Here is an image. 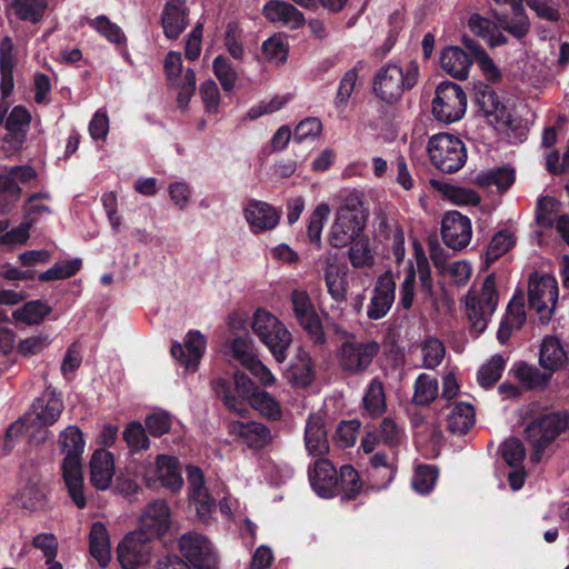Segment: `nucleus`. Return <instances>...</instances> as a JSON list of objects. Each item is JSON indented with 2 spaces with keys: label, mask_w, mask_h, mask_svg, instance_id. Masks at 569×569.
Masks as SVG:
<instances>
[{
  "label": "nucleus",
  "mask_w": 569,
  "mask_h": 569,
  "mask_svg": "<svg viewBox=\"0 0 569 569\" xmlns=\"http://www.w3.org/2000/svg\"><path fill=\"white\" fill-rule=\"evenodd\" d=\"M58 445L64 455L61 463L64 486L73 503L82 509L87 506L82 475V455L86 446L83 435L77 426L70 425L60 432Z\"/></svg>",
  "instance_id": "nucleus-1"
},
{
  "label": "nucleus",
  "mask_w": 569,
  "mask_h": 569,
  "mask_svg": "<svg viewBox=\"0 0 569 569\" xmlns=\"http://www.w3.org/2000/svg\"><path fill=\"white\" fill-rule=\"evenodd\" d=\"M251 328L274 360L279 363L283 362L292 341L287 327L271 312L258 309L253 315Z\"/></svg>",
  "instance_id": "nucleus-2"
},
{
  "label": "nucleus",
  "mask_w": 569,
  "mask_h": 569,
  "mask_svg": "<svg viewBox=\"0 0 569 569\" xmlns=\"http://www.w3.org/2000/svg\"><path fill=\"white\" fill-rule=\"evenodd\" d=\"M419 67L410 61L406 68L388 64L378 72L375 80V92L387 103L399 100L407 89H411L418 78Z\"/></svg>",
  "instance_id": "nucleus-3"
},
{
  "label": "nucleus",
  "mask_w": 569,
  "mask_h": 569,
  "mask_svg": "<svg viewBox=\"0 0 569 569\" xmlns=\"http://www.w3.org/2000/svg\"><path fill=\"white\" fill-rule=\"evenodd\" d=\"M379 352L380 345L376 340L350 336L339 346L337 361L343 372L359 376L368 371Z\"/></svg>",
  "instance_id": "nucleus-4"
},
{
  "label": "nucleus",
  "mask_w": 569,
  "mask_h": 569,
  "mask_svg": "<svg viewBox=\"0 0 569 569\" xmlns=\"http://www.w3.org/2000/svg\"><path fill=\"white\" fill-rule=\"evenodd\" d=\"M427 149L431 164L445 173L457 172L467 161L463 142L450 133L432 136Z\"/></svg>",
  "instance_id": "nucleus-5"
},
{
  "label": "nucleus",
  "mask_w": 569,
  "mask_h": 569,
  "mask_svg": "<svg viewBox=\"0 0 569 569\" xmlns=\"http://www.w3.org/2000/svg\"><path fill=\"white\" fill-rule=\"evenodd\" d=\"M366 218L359 201L351 200L341 206L331 226L329 241L335 248H345L350 242L363 237Z\"/></svg>",
  "instance_id": "nucleus-6"
},
{
  "label": "nucleus",
  "mask_w": 569,
  "mask_h": 569,
  "mask_svg": "<svg viewBox=\"0 0 569 569\" xmlns=\"http://www.w3.org/2000/svg\"><path fill=\"white\" fill-rule=\"evenodd\" d=\"M412 249L415 262L409 261L405 270V278L399 288L398 307L405 310H409L413 305L417 274L423 291L430 292L432 289L431 269L423 247L417 240H415L412 243Z\"/></svg>",
  "instance_id": "nucleus-7"
},
{
  "label": "nucleus",
  "mask_w": 569,
  "mask_h": 569,
  "mask_svg": "<svg viewBox=\"0 0 569 569\" xmlns=\"http://www.w3.org/2000/svg\"><path fill=\"white\" fill-rule=\"evenodd\" d=\"M499 301L493 274L486 277L479 293L469 292L466 297V316L476 333L486 330L490 317Z\"/></svg>",
  "instance_id": "nucleus-8"
},
{
  "label": "nucleus",
  "mask_w": 569,
  "mask_h": 569,
  "mask_svg": "<svg viewBox=\"0 0 569 569\" xmlns=\"http://www.w3.org/2000/svg\"><path fill=\"white\" fill-rule=\"evenodd\" d=\"M559 289L555 277L532 273L528 283L529 307L536 311L541 323H548L558 301Z\"/></svg>",
  "instance_id": "nucleus-9"
},
{
  "label": "nucleus",
  "mask_w": 569,
  "mask_h": 569,
  "mask_svg": "<svg viewBox=\"0 0 569 569\" xmlns=\"http://www.w3.org/2000/svg\"><path fill=\"white\" fill-rule=\"evenodd\" d=\"M567 429H569V411L552 412L532 420L525 432L536 451L533 459L539 460L545 448Z\"/></svg>",
  "instance_id": "nucleus-10"
},
{
  "label": "nucleus",
  "mask_w": 569,
  "mask_h": 569,
  "mask_svg": "<svg viewBox=\"0 0 569 569\" xmlns=\"http://www.w3.org/2000/svg\"><path fill=\"white\" fill-rule=\"evenodd\" d=\"M467 96L462 88L451 81L441 82L432 100V114L443 123L460 120L466 113Z\"/></svg>",
  "instance_id": "nucleus-11"
},
{
  "label": "nucleus",
  "mask_w": 569,
  "mask_h": 569,
  "mask_svg": "<svg viewBox=\"0 0 569 569\" xmlns=\"http://www.w3.org/2000/svg\"><path fill=\"white\" fill-rule=\"evenodd\" d=\"M181 555L193 569H219V557L210 540L198 532H186L178 541Z\"/></svg>",
  "instance_id": "nucleus-12"
},
{
  "label": "nucleus",
  "mask_w": 569,
  "mask_h": 569,
  "mask_svg": "<svg viewBox=\"0 0 569 569\" xmlns=\"http://www.w3.org/2000/svg\"><path fill=\"white\" fill-rule=\"evenodd\" d=\"M290 300L295 317L300 326L308 332L315 343L323 345L326 335L309 293L303 289H295L290 295Z\"/></svg>",
  "instance_id": "nucleus-13"
},
{
  "label": "nucleus",
  "mask_w": 569,
  "mask_h": 569,
  "mask_svg": "<svg viewBox=\"0 0 569 569\" xmlns=\"http://www.w3.org/2000/svg\"><path fill=\"white\" fill-rule=\"evenodd\" d=\"M148 486H153L159 481L163 487L177 491L181 488L183 480L177 458L159 455L154 466H141V470Z\"/></svg>",
  "instance_id": "nucleus-14"
},
{
  "label": "nucleus",
  "mask_w": 569,
  "mask_h": 569,
  "mask_svg": "<svg viewBox=\"0 0 569 569\" xmlns=\"http://www.w3.org/2000/svg\"><path fill=\"white\" fill-rule=\"evenodd\" d=\"M396 298V281L391 271L380 274L371 291L367 306V317L371 320L382 319L391 309Z\"/></svg>",
  "instance_id": "nucleus-15"
},
{
  "label": "nucleus",
  "mask_w": 569,
  "mask_h": 569,
  "mask_svg": "<svg viewBox=\"0 0 569 569\" xmlns=\"http://www.w3.org/2000/svg\"><path fill=\"white\" fill-rule=\"evenodd\" d=\"M150 538L139 531L130 532L118 546V559L123 569H136L150 561Z\"/></svg>",
  "instance_id": "nucleus-16"
},
{
  "label": "nucleus",
  "mask_w": 569,
  "mask_h": 569,
  "mask_svg": "<svg viewBox=\"0 0 569 569\" xmlns=\"http://www.w3.org/2000/svg\"><path fill=\"white\" fill-rule=\"evenodd\" d=\"M234 387L240 398L234 397L228 382L223 379H218L213 382L216 393L223 400L224 405L233 412L244 415L247 407L243 399L250 397L259 389L254 386L253 381L244 373L237 372L234 375Z\"/></svg>",
  "instance_id": "nucleus-17"
},
{
  "label": "nucleus",
  "mask_w": 569,
  "mask_h": 569,
  "mask_svg": "<svg viewBox=\"0 0 569 569\" xmlns=\"http://www.w3.org/2000/svg\"><path fill=\"white\" fill-rule=\"evenodd\" d=\"M441 234L448 247L463 249L472 238L471 221L458 211H449L442 218Z\"/></svg>",
  "instance_id": "nucleus-18"
},
{
  "label": "nucleus",
  "mask_w": 569,
  "mask_h": 569,
  "mask_svg": "<svg viewBox=\"0 0 569 569\" xmlns=\"http://www.w3.org/2000/svg\"><path fill=\"white\" fill-rule=\"evenodd\" d=\"M206 348L207 341L204 336L198 330H191L186 335L183 345L179 342L173 343L170 352L187 370L196 371Z\"/></svg>",
  "instance_id": "nucleus-19"
},
{
  "label": "nucleus",
  "mask_w": 569,
  "mask_h": 569,
  "mask_svg": "<svg viewBox=\"0 0 569 569\" xmlns=\"http://www.w3.org/2000/svg\"><path fill=\"white\" fill-rule=\"evenodd\" d=\"M170 528V509L164 500L150 502L140 517L139 532L152 539L163 536Z\"/></svg>",
  "instance_id": "nucleus-20"
},
{
  "label": "nucleus",
  "mask_w": 569,
  "mask_h": 569,
  "mask_svg": "<svg viewBox=\"0 0 569 569\" xmlns=\"http://www.w3.org/2000/svg\"><path fill=\"white\" fill-rule=\"evenodd\" d=\"M63 410V402L59 395L46 390L32 403L29 419L41 427H48L58 421Z\"/></svg>",
  "instance_id": "nucleus-21"
},
{
  "label": "nucleus",
  "mask_w": 569,
  "mask_h": 569,
  "mask_svg": "<svg viewBox=\"0 0 569 569\" xmlns=\"http://www.w3.org/2000/svg\"><path fill=\"white\" fill-rule=\"evenodd\" d=\"M229 431L251 449H262L269 446L273 439L271 430L257 421H231Z\"/></svg>",
  "instance_id": "nucleus-22"
},
{
  "label": "nucleus",
  "mask_w": 569,
  "mask_h": 569,
  "mask_svg": "<svg viewBox=\"0 0 569 569\" xmlns=\"http://www.w3.org/2000/svg\"><path fill=\"white\" fill-rule=\"evenodd\" d=\"M187 478L190 501L194 505L198 516L201 519H207L213 510L214 499L204 486L203 473L197 467H188Z\"/></svg>",
  "instance_id": "nucleus-23"
},
{
  "label": "nucleus",
  "mask_w": 569,
  "mask_h": 569,
  "mask_svg": "<svg viewBox=\"0 0 569 569\" xmlns=\"http://www.w3.org/2000/svg\"><path fill=\"white\" fill-rule=\"evenodd\" d=\"M309 481L313 491L322 498L333 497L339 483L336 468L326 459L315 462L313 470L309 472Z\"/></svg>",
  "instance_id": "nucleus-24"
},
{
  "label": "nucleus",
  "mask_w": 569,
  "mask_h": 569,
  "mask_svg": "<svg viewBox=\"0 0 569 569\" xmlns=\"http://www.w3.org/2000/svg\"><path fill=\"white\" fill-rule=\"evenodd\" d=\"M47 490L44 483L41 482L39 475L33 473L23 483H21L13 501L18 507L28 511L42 509L46 505Z\"/></svg>",
  "instance_id": "nucleus-25"
},
{
  "label": "nucleus",
  "mask_w": 569,
  "mask_h": 569,
  "mask_svg": "<svg viewBox=\"0 0 569 569\" xmlns=\"http://www.w3.org/2000/svg\"><path fill=\"white\" fill-rule=\"evenodd\" d=\"M187 17V0H168L161 14L164 36L168 39H177L188 24Z\"/></svg>",
  "instance_id": "nucleus-26"
},
{
  "label": "nucleus",
  "mask_w": 569,
  "mask_h": 569,
  "mask_svg": "<svg viewBox=\"0 0 569 569\" xmlns=\"http://www.w3.org/2000/svg\"><path fill=\"white\" fill-rule=\"evenodd\" d=\"M114 475L112 453L103 449L93 452L90 460V482L97 490L109 488Z\"/></svg>",
  "instance_id": "nucleus-27"
},
{
  "label": "nucleus",
  "mask_w": 569,
  "mask_h": 569,
  "mask_svg": "<svg viewBox=\"0 0 569 569\" xmlns=\"http://www.w3.org/2000/svg\"><path fill=\"white\" fill-rule=\"evenodd\" d=\"M497 4L508 6L512 13V18L507 14L498 17V23L505 31L511 33L513 37L521 39L529 31V21L525 14V7L522 0H493Z\"/></svg>",
  "instance_id": "nucleus-28"
},
{
  "label": "nucleus",
  "mask_w": 569,
  "mask_h": 569,
  "mask_svg": "<svg viewBox=\"0 0 569 569\" xmlns=\"http://www.w3.org/2000/svg\"><path fill=\"white\" fill-rule=\"evenodd\" d=\"M263 14L270 22H278L290 29H298L305 23L303 14L291 3L281 0L267 2Z\"/></svg>",
  "instance_id": "nucleus-29"
},
{
  "label": "nucleus",
  "mask_w": 569,
  "mask_h": 569,
  "mask_svg": "<svg viewBox=\"0 0 569 569\" xmlns=\"http://www.w3.org/2000/svg\"><path fill=\"white\" fill-rule=\"evenodd\" d=\"M305 445L309 455L323 456L329 451V442L322 416H309L305 428Z\"/></svg>",
  "instance_id": "nucleus-30"
},
{
  "label": "nucleus",
  "mask_w": 569,
  "mask_h": 569,
  "mask_svg": "<svg viewBox=\"0 0 569 569\" xmlns=\"http://www.w3.org/2000/svg\"><path fill=\"white\" fill-rule=\"evenodd\" d=\"M442 70L458 80H466L472 66V59L459 47H447L440 57Z\"/></svg>",
  "instance_id": "nucleus-31"
},
{
  "label": "nucleus",
  "mask_w": 569,
  "mask_h": 569,
  "mask_svg": "<svg viewBox=\"0 0 569 569\" xmlns=\"http://www.w3.org/2000/svg\"><path fill=\"white\" fill-rule=\"evenodd\" d=\"M244 217L254 233L273 229L279 222L277 211L268 203L259 201H252L247 206Z\"/></svg>",
  "instance_id": "nucleus-32"
},
{
  "label": "nucleus",
  "mask_w": 569,
  "mask_h": 569,
  "mask_svg": "<svg viewBox=\"0 0 569 569\" xmlns=\"http://www.w3.org/2000/svg\"><path fill=\"white\" fill-rule=\"evenodd\" d=\"M527 320L525 301L521 295H515L508 303L506 315L501 320L497 337L506 342L515 329H520Z\"/></svg>",
  "instance_id": "nucleus-33"
},
{
  "label": "nucleus",
  "mask_w": 569,
  "mask_h": 569,
  "mask_svg": "<svg viewBox=\"0 0 569 569\" xmlns=\"http://www.w3.org/2000/svg\"><path fill=\"white\" fill-rule=\"evenodd\" d=\"M568 361L567 351L560 339L553 336L546 337L540 346V366L550 372L561 369Z\"/></svg>",
  "instance_id": "nucleus-34"
},
{
  "label": "nucleus",
  "mask_w": 569,
  "mask_h": 569,
  "mask_svg": "<svg viewBox=\"0 0 569 569\" xmlns=\"http://www.w3.org/2000/svg\"><path fill=\"white\" fill-rule=\"evenodd\" d=\"M16 66V58L13 53V43L10 38H4L0 43V71H1V94L7 98L11 94L13 82V68Z\"/></svg>",
  "instance_id": "nucleus-35"
},
{
  "label": "nucleus",
  "mask_w": 569,
  "mask_h": 569,
  "mask_svg": "<svg viewBox=\"0 0 569 569\" xmlns=\"http://www.w3.org/2000/svg\"><path fill=\"white\" fill-rule=\"evenodd\" d=\"M468 26L476 36L485 39L490 47H498L507 42V38L499 30L500 24L478 13H472L469 17Z\"/></svg>",
  "instance_id": "nucleus-36"
},
{
  "label": "nucleus",
  "mask_w": 569,
  "mask_h": 569,
  "mask_svg": "<svg viewBox=\"0 0 569 569\" xmlns=\"http://www.w3.org/2000/svg\"><path fill=\"white\" fill-rule=\"evenodd\" d=\"M89 541L92 557H94L102 567H106L111 558V547L107 528L102 522H94L92 525Z\"/></svg>",
  "instance_id": "nucleus-37"
},
{
  "label": "nucleus",
  "mask_w": 569,
  "mask_h": 569,
  "mask_svg": "<svg viewBox=\"0 0 569 569\" xmlns=\"http://www.w3.org/2000/svg\"><path fill=\"white\" fill-rule=\"evenodd\" d=\"M52 311L51 307L42 300H31L12 311V318L16 322L28 326L41 323Z\"/></svg>",
  "instance_id": "nucleus-38"
},
{
  "label": "nucleus",
  "mask_w": 569,
  "mask_h": 569,
  "mask_svg": "<svg viewBox=\"0 0 569 569\" xmlns=\"http://www.w3.org/2000/svg\"><path fill=\"white\" fill-rule=\"evenodd\" d=\"M476 422L473 407L468 402H458L448 416V429L452 433L465 435Z\"/></svg>",
  "instance_id": "nucleus-39"
},
{
  "label": "nucleus",
  "mask_w": 569,
  "mask_h": 569,
  "mask_svg": "<svg viewBox=\"0 0 569 569\" xmlns=\"http://www.w3.org/2000/svg\"><path fill=\"white\" fill-rule=\"evenodd\" d=\"M348 258L353 268H370L375 264V250L368 237L363 236L349 243Z\"/></svg>",
  "instance_id": "nucleus-40"
},
{
  "label": "nucleus",
  "mask_w": 569,
  "mask_h": 569,
  "mask_svg": "<svg viewBox=\"0 0 569 569\" xmlns=\"http://www.w3.org/2000/svg\"><path fill=\"white\" fill-rule=\"evenodd\" d=\"M435 188L448 200L458 206H476L480 202L479 194L467 188L453 186L442 181H433Z\"/></svg>",
  "instance_id": "nucleus-41"
},
{
  "label": "nucleus",
  "mask_w": 569,
  "mask_h": 569,
  "mask_svg": "<svg viewBox=\"0 0 569 569\" xmlns=\"http://www.w3.org/2000/svg\"><path fill=\"white\" fill-rule=\"evenodd\" d=\"M363 407L366 411L373 417L380 416L386 410L385 389L379 378L370 380L363 395Z\"/></svg>",
  "instance_id": "nucleus-42"
},
{
  "label": "nucleus",
  "mask_w": 569,
  "mask_h": 569,
  "mask_svg": "<svg viewBox=\"0 0 569 569\" xmlns=\"http://www.w3.org/2000/svg\"><path fill=\"white\" fill-rule=\"evenodd\" d=\"M438 392V380L430 375L421 373L415 381L412 400L418 406H428L437 398Z\"/></svg>",
  "instance_id": "nucleus-43"
},
{
  "label": "nucleus",
  "mask_w": 569,
  "mask_h": 569,
  "mask_svg": "<svg viewBox=\"0 0 569 569\" xmlns=\"http://www.w3.org/2000/svg\"><path fill=\"white\" fill-rule=\"evenodd\" d=\"M36 178V171L31 167H13L8 173L0 174V187L9 188L17 197L21 192V184L28 183Z\"/></svg>",
  "instance_id": "nucleus-44"
},
{
  "label": "nucleus",
  "mask_w": 569,
  "mask_h": 569,
  "mask_svg": "<svg viewBox=\"0 0 569 569\" xmlns=\"http://www.w3.org/2000/svg\"><path fill=\"white\" fill-rule=\"evenodd\" d=\"M482 187L495 186L499 191H505L515 182V170L511 168H498L481 172L476 178Z\"/></svg>",
  "instance_id": "nucleus-45"
},
{
  "label": "nucleus",
  "mask_w": 569,
  "mask_h": 569,
  "mask_svg": "<svg viewBox=\"0 0 569 569\" xmlns=\"http://www.w3.org/2000/svg\"><path fill=\"white\" fill-rule=\"evenodd\" d=\"M250 406L269 420H278L281 417V408L278 401L263 390L256 391L248 400Z\"/></svg>",
  "instance_id": "nucleus-46"
},
{
  "label": "nucleus",
  "mask_w": 569,
  "mask_h": 569,
  "mask_svg": "<svg viewBox=\"0 0 569 569\" xmlns=\"http://www.w3.org/2000/svg\"><path fill=\"white\" fill-rule=\"evenodd\" d=\"M212 69L223 91H232L238 80V72L231 61L227 57L218 56L212 62Z\"/></svg>",
  "instance_id": "nucleus-47"
},
{
  "label": "nucleus",
  "mask_w": 569,
  "mask_h": 569,
  "mask_svg": "<svg viewBox=\"0 0 569 569\" xmlns=\"http://www.w3.org/2000/svg\"><path fill=\"white\" fill-rule=\"evenodd\" d=\"M329 214V206L327 203H320L309 218L307 228L308 239L311 243H315L317 248H321V233Z\"/></svg>",
  "instance_id": "nucleus-48"
},
{
  "label": "nucleus",
  "mask_w": 569,
  "mask_h": 569,
  "mask_svg": "<svg viewBox=\"0 0 569 569\" xmlns=\"http://www.w3.org/2000/svg\"><path fill=\"white\" fill-rule=\"evenodd\" d=\"M169 86L178 90V104L180 108H187L191 97L196 91V73L191 68L186 69L177 81H171Z\"/></svg>",
  "instance_id": "nucleus-49"
},
{
  "label": "nucleus",
  "mask_w": 569,
  "mask_h": 569,
  "mask_svg": "<svg viewBox=\"0 0 569 569\" xmlns=\"http://www.w3.org/2000/svg\"><path fill=\"white\" fill-rule=\"evenodd\" d=\"M421 353L422 366L427 369H435L442 362L446 349L439 339L429 337L421 343Z\"/></svg>",
  "instance_id": "nucleus-50"
},
{
  "label": "nucleus",
  "mask_w": 569,
  "mask_h": 569,
  "mask_svg": "<svg viewBox=\"0 0 569 569\" xmlns=\"http://www.w3.org/2000/svg\"><path fill=\"white\" fill-rule=\"evenodd\" d=\"M505 359L500 355L492 356L478 371V382L483 388H490L501 377L505 369Z\"/></svg>",
  "instance_id": "nucleus-51"
},
{
  "label": "nucleus",
  "mask_w": 569,
  "mask_h": 569,
  "mask_svg": "<svg viewBox=\"0 0 569 569\" xmlns=\"http://www.w3.org/2000/svg\"><path fill=\"white\" fill-rule=\"evenodd\" d=\"M288 43L281 34H273L262 43L264 58L274 64H282L288 58Z\"/></svg>",
  "instance_id": "nucleus-52"
},
{
  "label": "nucleus",
  "mask_w": 569,
  "mask_h": 569,
  "mask_svg": "<svg viewBox=\"0 0 569 569\" xmlns=\"http://www.w3.org/2000/svg\"><path fill=\"white\" fill-rule=\"evenodd\" d=\"M516 243V238L512 232L501 230L493 234L487 248L486 259L488 262L496 261L507 251H509Z\"/></svg>",
  "instance_id": "nucleus-53"
},
{
  "label": "nucleus",
  "mask_w": 569,
  "mask_h": 569,
  "mask_svg": "<svg viewBox=\"0 0 569 569\" xmlns=\"http://www.w3.org/2000/svg\"><path fill=\"white\" fill-rule=\"evenodd\" d=\"M82 261L79 258L54 263L51 268L39 274L41 281L67 279L76 274L81 268Z\"/></svg>",
  "instance_id": "nucleus-54"
},
{
  "label": "nucleus",
  "mask_w": 569,
  "mask_h": 569,
  "mask_svg": "<svg viewBox=\"0 0 569 569\" xmlns=\"http://www.w3.org/2000/svg\"><path fill=\"white\" fill-rule=\"evenodd\" d=\"M477 102L482 111L488 116H495L497 119H502L506 113V108L500 101L498 94L488 87L477 93Z\"/></svg>",
  "instance_id": "nucleus-55"
},
{
  "label": "nucleus",
  "mask_w": 569,
  "mask_h": 569,
  "mask_svg": "<svg viewBox=\"0 0 569 569\" xmlns=\"http://www.w3.org/2000/svg\"><path fill=\"white\" fill-rule=\"evenodd\" d=\"M230 352L244 368L258 358L253 342L249 337L233 338L230 341Z\"/></svg>",
  "instance_id": "nucleus-56"
},
{
  "label": "nucleus",
  "mask_w": 569,
  "mask_h": 569,
  "mask_svg": "<svg viewBox=\"0 0 569 569\" xmlns=\"http://www.w3.org/2000/svg\"><path fill=\"white\" fill-rule=\"evenodd\" d=\"M89 23L108 41L117 44L126 42V36L121 28L111 22L106 16H99L96 19L90 20Z\"/></svg>",
  "instance_id": "nucleus-57"
},
{
  "label": "nucleus",
  "mask_w": 569,
  "mask_h": 569,
  "mask_svg": "<svg viewBox=\"0 0 569 569\" xmlns=\"http://www.w3.org/2000/svg\"><path fill=\"white\" fill-rule=\"evenodd\" d=\"M438 479V470L433 466H420L412 478L415 491L421 495L429 493Z\"/></svg>",
  "instance_id": "nucleus-58"
},
{
  "label": "nucleus",
  "mask_w": 569,
  "mask_h": 569,
  "mask_svg": "<svg viewBox=\"0 0 569 569\" xmlns=\"http://www.w3.org/2000/svg\"><path fill=\"white\" fill-rule=\"evenodd\" d=\"M31 121L30 112L21 107H14L6 120V129L10 134L23 137Z\"/></svg>",
  "instance_id": "nucleus-59"
},
{
  "label": "nucleus",
  "mask_w": 569,
  "mask_h": 569,
  "mask_svg": "<svg viewBox=\"0 0 569 569\" xmlns=\"http://www.w3.org/2000/svg\"><path fill=\"white\" fill-rule=\"evenodd\" d=\"M339 482L346 498L348 499L358 495L362 488V482L360 481L357 470L349 465L341 467Z\"/></svg>",
  "instance_id": "nucleus-60"
},
{
  "label": "nucleus",
  "mask_w": 569,
  "mask_h": 569,
  "mask_svg": "<svg viewBox=\"0 0 569 569\" xmlns=\"http://www.w3.org/2000/svg\"><path fill=\"white\" fill-rule=\"evenodd\" d=\"M370 465L375 471L372 477L380 478L385 485L392 481L396 475L393 461L390 460L385 453L376 452L370 457Z\"/></svg>",
  "instance_id": "nucleus-61"
},
{
  "label": "nucleus",
  "mask_w": 569,
  "mask_h": 569,
  "mask_svg": "<svg viewBox=\"0 0 569 569\" xmlns=\"http://www.w3.org/2000/svg\"><path fill=\"white\" fill-rule=\"evenodd\" d=\"M358 79V67L348 70L340 80L335 104L339 109H343L351 97Z\"/></svg>",
  "instance_id": "nucleus-62"
},
{
  "label": "nucleus",
  "mask_w": 569,
  "mask_h": 569,
  "mask_svg": "<svg viewBox=\"0 0 569 569\" xmlns=\"http://www.w3.org/2000/svg\"><path fill=\"white\" fill-rule=\"evenodd\" d=\"M322 130V123L317 118H307L298 123L295 129L293 142L302 143L308 140H315Z\"/></svg>",
  "instance_id": "nucleus-63"
},
{
  "label": "nucleus",
  "mask_w": 569,
  "mask_h": 569,
  "mask_svg": "<svg viewBox=\"0 0 569 569\" xmlns=\"http://www.w3.org/2000/svg\"><path fill=\"white\" fill-rule=\"evenodd\" d=\"M168 192L173 206L179 210H186L192 198L193 190L188 182L181 180L170 183Z\"/></svg>",
  "instance_id": "nucleus-64"
}]
</instances>
